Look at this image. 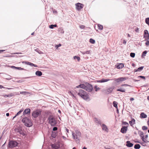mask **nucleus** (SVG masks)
<instances>
[{"mask_svg":"<svg viewBox=\"0 0 149 149\" xmlns=\"http://www.w3.org/2000/svg\"><path fill=\"white\" fill-rule=\"evenodd\" d=\"M48 123L52 126H55L57 123L56 121L54 116L50 115L48 118Z\"/></svg>","mask_w":149,"mask_h":149,"instance_id":"1","label":"nucleus"},{"mask_svg":"<svg viewBox=\"0 0 149 149\" xmlns=\"http://www.w3.org/2000/svg\"><path fill=\"white\" fill-rule=\"evenodd\" d=\"M75 133L72 132V136L74 139L77 140V141H79V138L81 136V133L79 130H75Z\"/></svg>","mask_w":149,"mask_h":149,"instance_id":"2","label":"nucleus"},{"mask_svg":"<svg viewBox=\"0 0 149 149\" xmlns=\"http://www.w3.org/2000/svg\"><path fill=\"white\" fill-rule=\"evenodd\" d=\"M22 122L24 124V125L27 127H30L32 125L31 120L27 117H25L22 120Z\"/></svg>","mask_w":149,"mask_h":149,"instance_id":"3","label":"nucleus"},{"mask_svg":"<svg viewBox=\"0 0 149 149\" xmlns=\"http://www.w3.org/2000/svg\"><path fill=\"white\" fill-rule=\"evenodd\" d=\"M41 111L40 109H37L33 111L32 113V116L35 118H36L41 114Z\"/></svg>","mask_w":149,"mask_h":149,"instance_id":"4","label":"nucleus"},{"mask_svg":"<svg viewBox=\"0 0 149 149\" xmlns=\"http://www.w3.org/2000/svg\"><path fill=\"white\" fill-rule=\"evenodd\" d=\"M18 143L16 141H10L8 144V147L10 148H12L17 146Z\"/></svg>","mask_w":149,"mask_h":149,"instance_id":"5","label":"nucleus"},{"mask_svg":"<svg viewBox=\"0 0 149 149\" xmlns=\"http://www.w3.org/2000/svg\"><path fill=\"white\" fill-rule=\"evenodd\" d=\"M129 85L127 84H122L121 86L123 87H120L119 89H117V91H120L122 92H125V91L126 88L125 87L127 86H130Z\"/></svg>","mask_w":149,"mask_h":149,"instance_id":"6","label":"nucleus"},{"mask_svg":"<svg viewBox=\"0 0 149 149\" xmlns=\"http://www.w3.org/2000/svg\"><path fill=\"white\" fill-rule=\"evenodd\" d=\"M86 87H85V90L86 91L89 92H90L92 91L93 88L92 85L91 84L87 82H86Z\"/></svg>","mask_w":149,"mask_h":149,"instance_id":"7","label":"nucleus"},{"mask_svg":"<svg viewBox=\"0 0 149 149\" xmlns=\"http://www.w3.org/2000/svg\"><path fill=\"white\" fill-rule=\"evenodd\" d=\"M127 79L125 77H120L114 80L116 84H118L120 82H122L125 81Z\"/></svg>","mask_w":149,"mask_h":149,"instance_id":"8","label":"nucleus"},{"mask_svg":"<svg viewBox=\"0 0 149 149\" xmlns=\"http://www.w3.org/2000/svg\"><path fill=\"white\" fill-rule=\"evenodd\" d=\"M81 97L84 100L89 101L90 99L89 95L87 92L82 95Z\"/></svg>","mask_w":149,"mask_h":149,"instance_id":"9","label":"nucleus"},{"mask_svg":"<svg viewBox=\"0 0 149 149\" xmlns=\"http://www.w3.org/2000/svg\"><path fill=\"white\" fill-rule=\"evenodd\" d=\"M15 131L16 133H18L22 135H24V133L22 131V129L20 128H17L15 129Z\"/></svg>","mask_w":149,"mask_h":149,"instance_id":"10","label":"nucleus"},{"mask_svg":"<svg viewBox=\"0 0 149 149\" xmlns=\"http://www.w3.org/2000/svg\"><path fill=\"white\" fill-rule=\"evenodd\" d=\"M76 8L78 10H80L83 8V5L80 3H78L75 4Z\"/></svg>","mask_w":149,"mask_h":149,"instance_id":"11","label":"nucleus"},{"mask_svg":"<svg viewBox=\"0 0 149 149\" xmlns=\"http://www.w3.org/2000/svg\"><path fill=\"white\" fill-rule=\"evenodd\" d=\"M114 88V87L113 86L108 88L107 89L106 91L105 92L106 94H109L111 93Z\"/></svg>","mask_w":149,"mask_h":149,"instance_id":"12","label":"nucleus"},{"mask_svg":"<svg viewBox=\"0 0 149 149\" xmlns=\"http://www.w3.org/2000/svg\"><path fill=\"white\" fill-rule=\"evenodd\" d=\"M128 126H123L121 129L120 132L123 133H125L127 130Z\"/></svg>","mask_w":149,"mask_h":149,"instance_id":"13","label":"nucleus"},{"mask_svg":"<svg viewBox=\"0 0 149 149\" xmlns=\"http://www.w3.org/2000/svg\"><path fill=\"white\" fill-rule=\"evenodd\" d=\"M110 80L109 79H102L101 80H97V82L98 83H103L104 82H107Z\"/></svg>","mask_w":149,"mask_h":149,"instance_id":"14","label":"nucleus"},{"mask_svg":"<svg viewBox=\"0 0 149 149\" xmlns=\"http://www.w3.org/2000/svg\"><path fill=\"white\" fill-rule=\"evenodd\" d=\"M85 87H86V83L84 84H81L76 87L77 88H81L84 89L85 90Z\"/></svg>","mask_w":149,"mask_h":149,"instance_id":"15","label":"nucleus"},{"mask_svg":"<svg viewBox=\"0 0 149 149\" xmlns=\"http://www.w3.org/2000/svg\"><path fill=\"white\" fill-rule=\"evenodd\" d=\"M102 127L103 130H104L107 132L108 131V129L107 126L105 124H103L102 125Z\"/></svg>","mask_w":149,"mask_h":149,"instance_id":"16","label":"nucleus"},{"mask_svg":"<svg viewBox=\"0 0 149 149\" xmlns=\"http://www.w3.org/2000/svg\"><path fill=\"white\" fill-rule=\"evenodd\" d=\"M86 92L83 90L80 89L79 90V92L78 93L77 95L79 96H81L82 95L85 93Z\"/></svg>","mask_w":149,"mask_h":149,"instance_id":"17","label":"nucleus"},{"mask_svg":"<svg viewBox=\"0 0 149 149\" xmlns=\"http://www.w3.org/2000/svg\"><path fill=\"white\" fill-rule=\"evenodd\" d=\"M31 110L29 108L26 109L23 112V115L29 114L30 113Z\"/></svg>","mask_w":149,"mask_h":149,"instance_id":"18","label":"nucleus"},{"mask_svg":"<svg viewBox=\"0 0 149 149\" xmlns=\"http://www.w3.org/2000/svg\"><path fill=\"white\" fill-rule=\"evenodd\" d=\"M10 67L12 68L13 69H15L19 70H26V69H24V68H21V67H16L14 66H11Z\"/></svg>","mask_w":149,"mask_h":149,"instance_id":"19","label":"nucleus"},{"mask_svg":"<svg viewBox=\"0 0 149 149\" xmlns=\"http://www.w3.org/2000/svg\"><path fill=\"white\" fill-rule=\"evenodd\" d=\"M116 67L117 68L119 69H121L122 68L124 67V65L122 63H120L116 65Z\"/></svg>","mask_w":149,"mask_h":149,"instance_id":"20","label":"nucleus"},{"mask_svg":"<svg viewBox=\"0 0 149 149\" xmlns=\"http://www.w3.org/2000/svg\"><path fill=\"white\" fill-rule=\"evenodd\" d=\"M129 123L131 126L135 124V120L134 118H132L131 121H130Z\"/></svg>","mask_w":149,"mask_h":149,"instance_id":"21","label":"nucleus"},{"mask_svg":"<svg viewBox=\"0 0 149 149\" xmlns=\"http://www.w3.org/2000/svg\"><path fill=\"white\" fill-rule=\"evenodd\" d=\"M126 145L127 146L129 147H132L133 145V144L131 143H130V141H127L126 142Z\"/></svg>","mask_w":149,"mask_h":149,"instance_id":"22","label":"nucleus"},{"mask_svg":"<svg viewBox=\"0 0 149 149\" xmlns=\"http://www.w3.org/2000/svg\"><path fill=\"white\" fill-rule=\"evenodd\" d=\"M35 74L37 76H40L42 75V73L41 71L38 70L36 72Z\"/></svg>","mask_w":149,"mask_h":149,"instance_id":"23","label":"nucleus"},{"mask_svg":"<svg viewBox=\"0 0 149 149\" xmlns=\"http://www.w3.org/2000/svg\"><path fill=\"white\" fill-rule=\"evenodd\" d=\"M14 95V94L13 93H11L9 94H6L3 95V96L5 97H12V96Z\"/></svg>","mask_w":149,"mask_h":149,"instance_id":"24","label":"nucleus"},{"mask_svg":"<svg viewBox=\"0 0 149 149\" xmlns=\"http://www.w3.org/2000/svg\"><path fill=\"white\" fill-rule=\"evenodd\" d=\"M140 117L141 118H146L147 117V115L144 113H141Z\"/></svg>","mask_w":149,"mask_h":149,"instance_id":"25","label":"nucleus"},{"mask_svg":"<svg viewBox=\"0 0 149 149\" xmlns=\"http://www.w3.org/2000/svg\"><path fill=\"white\" fill-rule=\"evenodd\" d=\"M94 121L96 123L101 125V122L98 119L96 118H94Z\"/></svg>","mask_w":149,"mask_h":149,"instance_id":"26","label":"nucleus"},{"mask_svg":"<svg viewBox=\"0 0 149 149\" xmlns=\"http://www.w3.org/2000/svg\"><path fill=\"white\" fill-rule=\"evenodd\" d=\"M141 146L139 144H135L134 146V148L135 149H139L140 148Z\"/></svg>","mask_w":149,"mask_h":149,"instance_id":"27","label":"nucleus"},{"mask_svg":"<svg viewBox=\"0 0 149 149\" xmlns=\"http://www.w3.org/2000/svg\"><path fill=\"white\" fill-rule=\"evenodd\" d=\"M117 104L118 103L114 101L113 102V106L114 107H115L116 109H117V108H118Z\"/></svg>","mask_w":149,"mask_h":149,"instance_id":"28","label":"nucleus"},{"mask_svg":"<svg viewBox=\"0 0 149 149\" xmlns=\"http://www.w3.org/2000/svg\"><path fill=\"white\" fill-rule=\"evenodd\" d=\"M57 135L56 133L54 132H52V136L53 138H55Z\"/></svg>","mask_w":149,"mask_h":149,"instance_id":"29","label":"nucleus"},{"mask_svg":"<svg viewBox=\"0 0 149 149\" xmlns=\"http://www.w3.org/2000/svg\"><path fill=\"white\" fill-rule=\"evenodd\" d=\"M57 25L56 24H51L49 25V27L51 29H53L54 27H56Z\"/></svg>","mask_w":149,"mask_h":149,"instance_id":"30","label":"nucleus"},{"mask_svg":"<svg viewBox=\"0 0 149 149\" xmlns=\"http://www.w3.org/2000/svg\"><path fill=\"white\" fill-rule=\"evenodd\" d=\"M143 37L145 38L146 40H148L149 39V34L144 35Z\"/></svg>","mask_w":149,"mask_h":149,"instance_id":"31","label":"nucleus"},{"mask_svg":"<svg viewBox=\"0 0 149 149\" xmlns=\"http://www.w3.org/2000/svg\"><path fill=\"white\" fill-rule=\"evenodd\" d=\"M94 88L95 89V91L96 92H97L98 91H99L100 89V88L97 87V85H95L94 86Z\"/></svg>","mask_w":149,"mask_h":149,"instance_id":"32","label":"nucleus"},{"mask_svg":"<svg viewBox=\"0 0 149 149\" xmlns=\"http://www.w3.org/2000/svg\"><path fill=\"white\" fill-rule=\"evenodd\" d=\"M98 29L100 30H102L103 29V26L102 25L98 24Z\"/></svg>","mask_w":149,"mask_h":149,"instance_id":"33","label":"nucleus"},{"mask_svg":"<svg viewBox=\"0 0 149 149\" xmlns=\"http://www.w3.org/2000/svg\"><path fill=\"white\" fill-rule=\"evenodd\" d=\"M20 94H23L24 95H26L29 93L26 91L20 92Z\"/></svg>","mask_w":149,"mask_h":149,"instance_id":"34","label":"nucleus"},{"mask_svg":"<svg viewBox=\"0 0 149 149\" xmlns=\"http://www.w3.org/2000/svg\"><path fill=\"white\" fill-rule=\"evenodd\" d=\"M89 42L90 43L93 44L95 43V40L92 38H90V39Z\"/></svg>","mask_w":149,"mask_h":149,"instance_id":"35","label":"nucleus"},{"mask_svg":"<svg viewBox=\"0 0 149 149\" xmlns=\"http://www.w3.org/2000/svg\"><path fill=\"white\" fill-rule=\"evenodd\" d=\"M143 66L139 67L137 69V71H138V72H140L143 70Z\"/></svg>","mask_w":149,"mask_h":149,"instance_id":"36","label":"nucleus"},{"mask_svg":"<svg viewBox=\"0 0 149 149\" xmlns=\"http://www.w3.org/2000/svg\"><path fill=\"white\" fill-rule=\"evenodd\" d=\"M24 110V109H22L19 111L16 114V116H18Z\"/></svg>","mask_w":149,"mask_h":149,"instance_id":"37","label":"nucleus"},{"mask_svg":"<svg viewBox=\"0 0 149 149\" xmlns=\"http://www.w3.org/2000/svg\"><path fill=\"white\" fill-rule=\"evenodd\" d=\"M147 53V51H144L142 53V56H145Z\"/></svg>","mask_w":149,"mask_h":149,"instance_id":"38","label":"nucleus"},{"mask_svg":"<svg viewBox=\"0 0 149 149\" xmlns=\"http://www.w3.org/2000/svg\"><path fill=\"white\" fill-rule=\"evenodd\" d=\"M35 51L40 54H42L43 53H42L41 51H40L38 49H36Z\"/></svg>","mask_w":149,"mask_h":149,"instance_id":"39","label":"nucleus"},{"mask_svg":"<svg viewBox=\"0 0 149 149\" xmlns=\"http://www.w3.org/2000/svg\"><path fill=\"white\" fill-rule=\"evenodd\" d=\"M145 22L146 24H149V17L146 19Z\"/></svg>","mask_w":149,"mask_h":149,"instance_id":"40","label":"nucleus"},{"mask_svg":"<svg viewBox=\"0 0 149 149\" xmlns=\"http://www.w3.org/2000/svg\"><path fill=\"white\" fill-rule=\"evenodd\" d=\"M130 56L132 58H134L135 56V53H130Z\"/></svg>","mask_w":149,"mask_h":149,"instance_id":"41","label":"nucleus"},{"mask_svg":"<svg viewBox=\"0 0 149 149\" xmlns=\"http://www.w3.org/2000/svg\"><path fill=\"white\" fill-rule=\"evenodd\" d=\"M11 76L9 75H7V78L6 79L7 80H10L11 79Z\"/></svg>","mask_w":149,"mask_h":149,"instance_id":"42","label":"nucleus"},{"mask_svg":"<svg viewBox=\"0 0 149 149\" xmlns=\"http://www.w3.org/2000/svg\"><path fill=\"white\" fill-rule=\"evenodd\" d=\"M141 139L144 143H147L149 142L148 141H147L143 137H142V138H141Z\"/></svg>","mask_w":149,"mask_h":149,"instance_id":"43","label":"nucleus"},{"mask_svg":"<svg viewBox=\"0 0 149 149\" xmlns=\"http://www.w3.org/2000/svg\"><path fill=\"white\" fill-rule=\"evenodd\" d=\"M74 59H77L78 61H79L80 59V58L79 57L76 56L74 57Z\"/></svg>","mask_w":149,"mask_h":149,"instance_id":"44","label":"nucleus"},{"mask_svg":"<svg viewBox=\"0 0 149 149\" xmlns=\"http://www.w3.org/2000/svg\"><path fill=\"white\" fill-rule=\"evenodd\" d=\"M144 35L149 34L148 31L147 30H145L144 31Z\"/></svg>","mask_w":149,"mask_h":149,"instance_id":"45","label":"nucleus"},{"mask_svg":"<svg viewBox=\"0 0 149 149\" xmlns=\"http://www.w3.org/2000/svg\"><path fill=\"white\" fill-rule=\"evenodd\" d=\"M139 78H142L144 79H145V77L144 76H139L138 77V78L139 79Z\"/></svg>","mask_w":149,"mask_h":149,"instance_id":"46","label":"nucleus"},{"mask_svg":"<svg viewBox=\"0 0 149 149\" xmlns=\"http://www.w3.org/2000/svg\"><path fill=\"white\" fill-rule=\"evenodd\" d=\"M122 124L124 125H127L128 126L129 125V124L127 122H122Z\"/></svg>","mask_w":149,"mask_h":149,"instance_id":"47","label":"nucleus"},{"mask_svg":"<svg viewBox=\"0 0 149 149\" xmlns=\"http://www.w3.org/2000/svg\"><path fill=\"white\" fill-rule=\"evenodd\" d=\"M142 129L143 130H147L148 129L147 127L145 126H143L142 127Z\"/></svg>","mask_w":149,"mask_h":149,"instance_id":"48","label":"nucleus"},{"mask_svg":"<svg viewBox=\"0 0 149 149\" xmlns=\"http://www.w3.org/2000/svg\"><path fill=\"white\" fill-rule=\"evenodd\" d=\"M61 44H59L58 45H55V47L56 49H57L59 47L61 46Z\"/></svg>","mask_w":149,"mask_h":149,"instance_id":"49","label":"nucleus"},{"mask_svg":"<svg viewBox=\"0 0 149 149\" xmlns=\"http://www.w3.org/2000/svg\"><path fill=\"white\" fill-rule=\"evenodd\" d=\"M79 28L81 29H84L85 28V26L83 25H80L79 26Z\"/></svg>","mask_w":149,"mask_h":149,"instance_id":"50","label":"nucleus"},{"mask_svg":"<svg viewBox=\"0 0 149 149\" xmlns=\"http://www.w3.org/2000/svg\"><path fill=\"white\" fill-rule=\"evenodd\" d=\"M52 147L53 148H55V149H57V148H56V145L54 144H52Z\"/></svg>","mask_w":149,"mask_h":149,"instance_id":"51","label":"nucleus"},{"mask_svg":"<svg viewBox=\"0 0 149 149\" xmlns=\"http://www.w3.org/2000/svg\"><path fill=\"white\" fill-rule=\"evenodd\" d=\"M140 136L141 137V138H142V137H144V136L143 135V132H141L140 133Z\"/></svg>","mask_w":149,"mask_h":149,"instance_id":"52","label":"nucleus"},{"mask_svg":"<svg viewBox=\"0 0 149 149\" xmlns=\"http://www.w3.org/2000/svg\"><path fill=\"white\" fill-rule=\"evenodd\" d=\"M57 128L56 127H54L53 128V131H56L57 130Z\"/></svg>","mask_w":149,"mask_h":149,"instance_id":"53","label":"nucleus"},{"mask_svg":"<svg viewBox=\"0 0 149 149\" xmlns=\"http://www.w3.org/2000/svg\"><path fill=\"white\" fill-rule=\"evenodd\" d=\"M139 29L138 28H136L135 29V31L136 32L138 33L139 32Z\"/></svg>","mask_w":149,"mask_h":149,"instance_id":"54","label":"nucleus"},{"mask_svg":"<svg viewBox=\"0 0 149 149\" xmlns=\"http://www.w3.org/2000/svg\"><path fill=\"white\" fill-rule=\"evenodd\" d=\"M145 44L146 45L148 46L149 45V41L147 40L145 43Z\"/></svg>","mask_w":149,"mask_h":149,"instance_id":"55","label":"nucleus"},{"mask_svg":"<svg viewBox=\"0 0 149 149\" xmlns=\"http://www.w3.org/2000/svg\"><path fill=\"white\" fill-rule=\"evenodd\" d=\"M86 54H88L90 53V51H85Z\"/></svg>","mask_w":149,"mask_h":149,"instance_id":"56","label":"nucleus"},{"mask_svg":"<svg viewBox=\"0 0 149 149\" xmlns=\"http://www.w3.org/2000/svg\"><path fill=\"white\" fill-rule=\"evenodd\" d=\"M14 95H19V93L18 92H15L14 93H13Z\"/></svg>","mask_w":149,"mask_h":149,"instance_id":"57","label":"nucleus"},{"mask_svg":"<svg viewBox=\"0 0 149 149\" xmlns=\"http://www.w3.org/2000/svg\"><path fill=\"white\" fill-rule=\"evenodd\" d=\"M53 12L54 13H55V14H56L57 13V11L55 10H53Z\"/></svg>","mask_w":149,"mask_h":149,"instance_id":"58","label":"nucleus"},{"mask_svg":"<svg viewBox=\"0 0 149 149\" xmlns=\"http://www.w3.org/2000/svg\"><path fill=\"white\" fill-rule=\"evenodd\" d=\"M22 54V53L21 52H17V53H14V54Z\"/></svg>","mask_w":149,"mask_h":149,"instance_id":"59","label":"nucleus"},{"mask_svg":"<svg viewBox=\"0 0 149 149\" xmlns=\"http://www.w3.org/2000/svg\"><path fill=\"white\" fill-rule=\"evenodd\" d=\"M123 43L125 44H126V42L125 40H123Z\"/></svg>","mask_w":149,"mask_h":149,"instance_id":"60","label":"nucleus"},{"mask_svg":"<svg viewBox=\"0 0 149 149\" xmlns=\"http://www.w3.org/2000/svg\"><path fill=\"white\" fill-rule=\"evenodd\" d=\"M81 52L83 54H86L85 53V51H84V52Z\"/></svg>","mask_w":149,"mask_h":149,"instance_id":"61","label":"nucleus"},{"mask_svg":"<svg viewBox=\"0 0 149 149\" xmlns=\"http://www.w3.org/2000/svg\"><path fill=\"white\" fill-rule=\"evenodd\" d=\"M134 100V99L133 98H131L130 99V100L131 101H133Z\"/></svg>","mask_w":149,"mask_h":149,"instance_id":"62","label":"nucleus"},{"mask_svg":"<svg viewBox=\"0 0 149 149\" xmlns=\"http://www.w3.org/2000/svg\"><path fill=\"white\" fill-rule=\"evenodd\" d=\"M5 50H0V53H2V52H4V51H5Z\"/></svg>","mask_w":149,"mask_h":149,"instance_id":"63","label":"nucleus"},{"mask_svg":"<svg viewBox=\"0 0 149 149\" xmlns=\"http://www.w3.org/2000/svg\"><path fill=\"white\" fill-rule=\"evenodd\" d=\"M27 62V61H23L22 63H25L26 64Z\"/></svg>","mask_w":149,"mask_h":149,"instance_id":"64","label":"nucleus"}]
</instances>
